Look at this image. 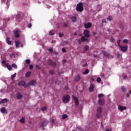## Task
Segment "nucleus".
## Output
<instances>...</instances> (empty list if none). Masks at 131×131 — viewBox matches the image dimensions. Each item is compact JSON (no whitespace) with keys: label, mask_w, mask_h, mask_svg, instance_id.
<instances>
[{"label":"nucleus","mask_w":131,"mask_h":131,"mask_svg":"<svg viewBox=\"0 0 131 131\" xmlns=\"http://www.w3.org/2000/svg\"><path fill=\"white\" fill-rule=\"evenodd\" d=\"M121 90L122 91V92H126V88H125L123 86H121Z\"/></svg>","instance_id":"nucleus-24"},{"label":"nucleus","mask_w":131,"mask_h":131,"mask_svg":"<svg viewBox=\"0 0 131 131\" xmlns=\"http://www.w3.org/2000/svg\"><path fill=\"white\" fill-rule=\"evenodd\" d=\"M52 43H56V41H52Z\"/></svg>","instance_id":"nucleus-58"},{"label":"nucleus","mask_w":131,"mask_h":131,"mask_svg":"<svg viewBox=\"0 0 131 131\" xmlns=\"http://www.w3.org/2000/svg\"><path fill=\"white\" fill-rule=\"evenodd\" d=\"M31 26H32V25H31V24H29L28 25V28H31Z\"/></svg>","instance_id":"nucleus-46"},{"label":"nucleus","mask_w":131,"mask_h":131,"mask_svg":"<svg viewBox=\"0 0 131 131\" xmlns=\"http://www.w3.org/2000/svg\"><path fill=\"white\" fill-rule=\"evenodd\" d=\"M119 48H120V50L121 52H123V53H125V52H126V51H127V46H123L122 45H121L119 46Z\"/></svg>","instance_id":"nucleus-3"},{"label":"nucleus","mask_w":131,"mask_h":131,"mask_svg":"<svg viewBox=\"0 0 131 131\" xmlns=\"http://www.w3.org/2000/svg\"><path fill=\"white\" fill-rule=\"evenodd\" d=\"M68 117V116L66 114H64L62 116V119H65L66 118H67Z\"/></svg>","instance_id":"nucleus-30"},{"label":"nucleus","mask_w":131,"mask_h":131,"mask_svg":"<svg viewBox=\"0 0 131 131\" xmlns=\"http://www.w3.org/2000/svg\"><path fill=\"white\" fill-rule=\"evenodd\" d=\"M8 100L7 98H5L2 100L1 103L4 104L5 103H7L8 102Z\"/></svg>","instance_id":"nucleus-16"},{"label":"nucleus","mask_w":131,"mask_h":131,"mask_svg":"<svg viewBox=\"0 0 131 131\" xmlns=\"http://www.w3.org/2000/svg\"><path fill=\"white\" fill-rule=\"evenodd\" d=\"M118 109L119 110H120L121 112H122V111L123 110H126V106H119L118 107Z\"/></svg>","instance_id":"nucleus-11"},{"label":"nucleus","mask_w":131,"mask_h":131,"mask_svg":"<svg viewBox=\"0 0 131 131\" xmlns=\"http://www.w3.org/2000/svg\"><path fill=\"white\" fill-rule=\"evenodd\" d=\"M90 72L89 69H86L84 72H83V74H88Z\"/></svg>","instance_id":"nucleus-27"},{"label":"nucleus","mask_w":131,"mask_h":131,"mask_svg":"<svg viewBox=\"0 0 131 131\" xmlns=\"http://www.w3.org/2000/svg\"><path fill=\"white\" fill-rule=\"evenodd\" d=\"M29 68H30V69H32V68H33V66H32V65H30V66H29Z\"/></svg>","instance_id":"nucleus-47"},{"label":"nucleus","mask_w":131,"mask_h":131,"mask_svg":"<svg viewBox=\"0 0 131 131\" xmlns=\"http://www.w3.org/2000/svg\"><path fill=\"white\" fill-rule=\"evenodd\" d=\"M123 42H124V43H128V40L127 39H124L123 40Z\"/></svg>","instance_id":"nucleus-32"},{"label":"nucleus","mask_w":131,"mask_h":131,"mask_svg":"<svg viewBox=\"0 0 131 131\" xmlns=\"http://www.w3.org/2000/svg\"><path fill=\"white\" fill-rule=\"evenodd\" d=\"M49 52H53V49H52V48L49 49Z\"/></svg>","instance_id":"nucleus-51"},{"label":"nucleus","mask_w":131,"mask_h":131,"mask_svg":"<svg viewBox=\"0 0 131 131\" xmlns=\"http://www.w3.org/2000/svg\"><path fill=\"white\" fill-rule=\"evenodd\" d=\"M129 93H130V95H131V91H129Z\"/></svg>","instance_id":"nucleus-60"},{"label":"nucleus","mask_w":131,"mask_h":131,"mask_svg":"<svg viewBox=\"0 0 131 131\" xmlns=\"http://www.w3.org/2000/svg\"><path fill=\"white\" fill-rule=\"evenodd\" d=\"M111 41H112V42H113V41H114V39L113 38H112L111 39Z\"/></svg>","instance_id":"nucleus-52"},{"label":"nucleus","mask_w":131,"mask_h":131,"mask_svg":"<svg viewBox=\"0 0 131 131\" xmlns=\"http://www.w3.org/2000/svg\"><path fill=\"white\" fill-rule=\"evenodd\" d=\"M16 98L18 100H20V99H22V98H23V95H22L21 93H18L16 94Z\"/></svg>","instance_id":"nucleus-9"},{"label":"nucleus","mask_w":131,"mask_h":131,"mask_svg":"<svg viewBox=\"0 0 131 131\" xmlns=\"http://www.w3.org/2000/svg\"><path fill=\"white\" fill-rule=\"evenodd\" d=\"M121 41V40L120 39H118L117 40V43H118V47H120V46H121V45H120V42Z\"/></svg>","instance_id":"nucleus-34"},{"label":"nucleus","mask_w":131,"mask_h":131,"mask_svg":"<svg viewBox=\"0 0 131 131\" xmlns=\"http://www.w3.org/2000/svg\"><path fill=\"white\" fill-rule=\"evenodd\" d=\"M49 73H50V74H54V70L50 71Z\"/></svg>","instance_id":"nucleus-43"},{"label":"nucleus","mask_w":131,"mask_h":131,"mask_svg":"<svg viewBox=\"0 0 131 131\" xmlns=\"http://www.w3.org/2000/svg\"><path fill=\"white\" fill-rule=\"evenodd\" d=\"M50 122H51V123H54V122H55V120L51 119Z\"/></svg>","instance_id":"nucleus-45"},{"label":"nucleus","mask_w":131,"mask_h":131,"mask_svg":"<svg viewBox=\"0 0 131 131\" xmlns=\"http://www.w3.org/2000/svg\"><path fill=\"white\" fill-rule=\"evenodd\" d=\"M97 82H101V78H100V77L97 78Z\"/></svg>","instance_id":"nucleus-40"},{"label":"nucleus","mask_w":131,"mask_h":131,"mask_svg":"<svg viewBox=\"0 0 131 131\" xmlns=\"http://www.w3.org/2000/svg\"><path fill=\"white\" fill-rule=\"evenodd\" d=\"M83 4H82V3H80L77 5V7L76 9L78 12H82L83 11Z\"/></svg>","instance_id":"nucleus-1"},{"label":"nucleus","mask_w":131,"mask_h":131,"mask_svg":"<svg viewBox=\"0 0 131 131\" xmlns=\"http://www.w3.org/2000/svg\"><path fill=\"white\" fill-rule=\"evenodd\" d=\"M29 85H35L36 84V81L35 80H31L28 83Z\"/></svg>","instance_id":"nucleus-7"},{"label":"nucleus","mask_w":131,"mask_h":131,"mask_svg":"<svg viewBox=\"0 0 131 131\" xmlns=\"http://www.w3.org/2000/svg\"><path fill=\"white\" fill-rule=\"evenodd\" d=\"M6 4H7V5H8V4H9V2H7Z\"/></svg>","instance_id":"nucleus-61"},{"label":"nucleus","mask_w":131,"mask_h":131,"mask_svg":"<svg viewBox=\"0 0 131 131\" xmlns=\"http://www.w3.org/2000/svg\"><path fill=\"white\" fill-rule=\"evenodd\" d=\"M72 98L75 101V104L76 106H78L79 102H78V99L77 98V97H76L75 96H72Z\"/></svg>","instance_id":"nucleus-6"},{"label":"nucleus","mask_w":131,"mask_h":131,"mask_svg":"<svg viewBox=\"0 0 131 131\" xmlns=\"http://www.w3.org/2000/svg\"><path fill=\"white\" fill-rule=\"evenodd\" d=\"M71 20L72 22H76L77 21V18L75 16H73L71 17Z\"/></svg>","instance_id":"nucleus-15"},{"label":"nucleus","mask_w":131,"mask_h":131,"mask_svg":"<svg viewBox=\"0 0 131 131\" xmlns=\"http://www.w3.org/2000/svg\"><path fill=\"white\" fill-rule=\"evenodd\" d=\"M93 34H94V35H96V34H97V33L94 32V33H93Z\"/></svg>","instance_id":"nucleus-59"},{"label":"nucleus","mask_w":131,"mask_h":131,"mask_svg":"<svg viewBox=\"0 0 131 131\" xmlns=\"http://www.w3.org/2000/svg\"><path fill=\"white\" fill-rule=\"evenodd\" d=\"M94 57H97V55H94Z\"/></svg>","instance_id":"nucleus-62"},{"label":"nucleus","mask_w":131,"mask_h":131,"mask_svg":"<svg viewBox=\"0 0 131 131\" xmlns=\"http://www.w3.org/2000/svg\"><path fill=\"white\" fill-rule=\"evenodd\" d=\"M31 74V72H28L26 74V77L28 78L29 76H30V75Z\"/></svg>","instance_id":"nucleus-26"},{"label":"nucleus","mask_w":131,"mask_h":131,"mask_svg":"<svg viewBox=\"0 0 131 131\" xmlns=\"http://www.w3.org/2000/svg\"><path fill=\"white\" fill-rule=\"evenodd\" d=\"M62 51L63 52V53H66V49H65L64 48H63L62 49Z\"/></svg>","instance_id":"nucleus-41"},{"label":"nucleus","mask_w":131,"mask_h":131,"mask_svg":"<svg viewBox=\"0 0 131 131\" xmlns=\"http://www.w3.org/2000/svg\"><path fill=\"white\" fill-rule=\"evenodd\" d=\"M75 34V35H76V33H75V34Z\"/></svg>","instance_id":"nucleus-63"},{"label":"nucleus","mask_w":131,"mask_h":131,"mask_svg":"<svg viewBox=\"0 0 131 131\" xmlns=\"http://www.w3.org/2000/svg\"><path fill=\"white\" fill-rule=\"evenodd\" d=\"M89 91L90 93H92V92H94V85L91 84L90 88H89Z\"/></svg>","instance_id":"nucleus-13"},{"label":"nucleus","mask_w":131,"mask_h":131,"mask_svg":"<svg viewBox=\"0 0 131 131\" xmlns=\"http://www.w3.org/2000/svg\"><path fill=\"white\" fill-rule=\"evenodd\" d=\"M1 112H2V113H8L7 112H6V108L5 107H2L1 108Z\"/></svg>","instance_id":"nucleus-23"},{"label":"nucleus","mask_w":131,"mask_h":131,"mask_svg":"<svg viewBox=\"0 0 131 131\" xmlns=\"http://www.w3.org/2000/svg\"><path fill=\"white\" fill-rule=\"evenodd\" d=\"M7 42L9 45H11L12 43V41H10V38L9 37H7Z\"/></svg>","instance_id":"nucleus-25"},{"label":"nucleus","mask_w":131,"mask_h":131,"mask_svg":"<svg viewBox=\"0 0 131 131\" xmlns=\"http://www.w3.org/2000/svg\"><path fill=\"white\" fill-rule=\"evenodd\" d=\"M36 68L37 69H40V68H39V66L38 65H36Z\"/></svg>","instance_id":"nucleus-48"},{"label":"nucleus","mask_w":131,"mask_h":131,"mask_svg":"<svg viewBox=\"0 0 131 131\" xmlns=\"http://www.w3.org/2000/svg\"><path fill=\"white\" fill-rule=\"evenodd\" d=\"M18 85H22L23 86H24V85H25V81H20L18 83Z\"/></svg>","instance_id":"nucleus-17"},{"label":"nucleus","mask_w":131,"mask_h":131,"mask_svg":"<svg viewBox=\"0 0 131 131\" xmlns=\"http://www.w3.org/2000/svg\"><path fill=\"white\" fill-rule=\"evenodd\" d=\"M75 80H76V81H78L80 80V76L77 75L75 78Z\"/></svg>","instance_id":"nucleus-19"},{"label":"nucleus","mask_w":131,"mask_h":131,"mask_svg":"<svg viewBox=\"0 0 131 131\" xmlns=\"http://www.w3.org/2000/svg\"><path fill=\"white\" fill-rule=\"evenodd\" d=\"M49 63L50 65H52V66H53V67H55L56 66V63L52 60H49Z\"/></svg>","instance_id":"nucleus-14"},{"label":"nucleus","mask_w":131,"mask_h":131,"mask_svg":"<svg viewBox=\"0 0 131 131\" xmlns=\"http://www.w3.org/2000/svg\"><path fill=\"white\" fill-rule=\"evenodd\" d=\"M99 104L100 106H103V105H104V104H105V100L99 99Z\"/></svg>","instance_id":"nucleus-10"},{"label":"nucleus","mask_w":131,"mask_h":131,"mask_svg":"<svg viewBox=\"0 0 131 131\" xmlns=\"http://www.w3.org/2000/svg\"><path fill=\"white\" fill-rule=\"evenodd\" d=\"M102 54H103L104 56H105V57H107L108 54H107V52H106L104 51H102Z\"/></svg>","instance_id":"nucleus-31"},{"label":"nucleus","mask_w":131,"mask_h":131,"mask_svg":"<svg viewBox=\"0 0 131 131\" xmlns=\"http://www.w3.org/2000/svg\"><path fill=\"white\" fill-rule=\"evenodd\" d=\"M23 45H21V48H23Z\"/></svg>","instance_id":"nucleus-64"},{"label":"nucleus","mask_w":131,"mask_h":131,"mask_svg":"<svg viewBox=\"0 0 131 131\" xmlns=\"http://www.w3.org/2000/svg\"><path fill=\"white\" fill-rule=\"evenodd\" d=\"M107 20H108V21H111V20H112V16H108Z\"/></svg>","instance_id":"nucleus-38"},{"label":"nucleus","mask_w":131,"mask_h":131,"mask_svg":"<svg viewBox=\"0 0 131 131\" xmlns=\"http://www.w3.org/2000/svg\"><path fill=\"white\" fill-rule=\"evenodd\" d=\"M48 124L47 121H45L41 124L42 127H44V126H46Z\"/></svg>","instance_id":"nucleus-22"},{"label":"nucleus","mask_w":131,"mask_h":131,"mask_svg":"<svg viewBox=\"0 0 131 131\" xmlns=\"http://www.w3.org/2000/svg\"><path fill=\"white\" fill-rule=\"evenodd\" d=\"M69 100H70V96L69 95H66L63 96L62 101L63 103H68Z\"/></svg>","instance_id":"nucleus-4"},{"label":"nucleus","mask_w":131,"mask_h":131,"mask_svg":"<svg viewBox=\"0 0 131 131\" xmlns=\"http://www.w3.org/2000/svg\"><path fill=\"white\" fill-rule=\"evenodd\" d=\"M81 41H83V42H84V41H85V40H86V41H89V39H86L84 36H82L81 37Z\"/></svg>","instance_id":"nucleus-18"},{"label":"nucleus","mask_w":131,"mask_h":131,"mask_svg":"<svg viewBox=\"0 0 131 131\" xmlns=\"http://www.w3.org/2000/svg\"><path fill=\"white\" fill-rule=\"evenodd\" d=\"M2 63H3V64H5V63H6L5 60H3V61H2Z\"/></svg>","instance_id":"nucleus-56"},{"label":"nucleus","mask_w":131,"mask_h":131,"mask_svg":"<svg viewBox=\"0 0 131 131\" xmlns=\"http://www.w3.org/2000/svg\"><path fill=\"white\" fill-rule=\"evenodd\" d=\"M16 74L14 73L13 75H12L11 76V79H12V80H13V79H14V77H16Z\"/></svg>","instance_id":"nucleus-33"},{"label":"nucleus","mask_w":131,"mask_h":131,"mask_svg":"<svg viewBox=\"0 0 131 131\" xmlns=\"http://www.w3.org/2000/svg\"><path fill=\"white\" fill-rule=\"evenodd\" d=\"M84 35L85 37H90V31L89 30H84Z\"/></svg>","instance_id":"nucleus-5"},{"label":"nucleus","mask_w":131,"mask_h":131,"mask_svg":"<svg viewBox=\"0 0 131 131\" xmlns=\"http://www.w3.org/2000/svg\"><path fill=\"white\" fill-rule=\"evenodd\" d=\"M59 37H63L64 36V34H63L62 33H59Z\"/></svg>","instance_id":"nucleus-36"},{"label":"nucleus","mask_w":131,"mask_h":131,"mask_svg":"<svg viewBox=\"0 0 131 131\" xmlns=\"http://www.w3.org/2000/svg\"><path fill=\"white\" fill-rule=\"evenodd\" d=\"M102 97H104V94H103V93H101L98 95V98H102Z\"/></svg>","instance_id":"nucleus-35"},{"label":"nucleus","mask_w":131,"mask_h":131,"mask_svg":"<svg viewBox=\"0 0 131 131\" xmlns=\"http://www.w3.org/2000/svg\"><path fill=\"white\" fill-rule=\"evenodd\" d=\"M84 27L86 29L88 28H91L92 27V23H88L84 24Z\"/></svg>","instance_id":"nucleus-8"},{"label":"nucleus","mask_w":131,"mask_h":131,"mask_svg":"<svg viewBox=\"0 0 131 131\" xmlns=\"http://www.w3.org/2000/svg\"><path fill=\"white\" fill-rule=\"evenodd\" d=\"M90 49V47L88 46H85L84 47V51L83 52V53H85V52H86V51H89V49Z\"/></svg>","instance_id":"nucleus-21"},{"label":"nucleus","mask_w":131,"mask_h":131,"mask_svg":"<svg viewBox=\"0 0 131 131\" xmlns=\"http://www.w3.org/2000/svg\"><path fill=\"white\" fill-rule=\"evenodd\" d=\"M26 63L28 64H30V60L29 59L26 60Z\"/></svg>","instance_id":"nucleus-37"},{"label":"nucleus","mask_w":131,"mask_h":131,"mask_svg":"<svg viewBox=\"0 0 131 131\" xmlns=\"http://www.w3.org/2000/svg\"><path fill=\"white\" fill-rule=\"evenodd\" d=\"M19 30H16L15 31H14V33H15V34H17Z\"/></svg>","instance_id":"nucleus-42"},{"label":"nucleus","mask_w":131,"mask_h":131,"mask_svg":"<svg viewBox=\"0 0 131 131\" xmlns=\"http://www.w3.org/2000/svg\"><path fill=\"white\" fill-rule=\"evenodd\" d=\"M49 34L50 35H54V33L53 32H52V31H50L49 32Z\"/></svg>","instance_id":"nucleus-44"},{"label":"nucleus","mask_w":131,"mask_h":131,"mask_svg":"<svg viewBox=\"0 0 131 131\" xmlns=\"http://www.w3.org/2000/svg\"><path fill=\"white\" fill-rule=\"evenodd\" d=\"M46 110H47V107L45 106L41 108L42 111H46Z\"/></svg>","instance_id":"nucleus-39"},{"label":"nucleus","mask_w":131,"mask_h":131,"mask_svg":"<svg viewBox=\"0 0 131 131\" xmlns=\"http://www.w3.org/2000/svg\"><path fill=\"white\" fill-rule=\"evenodd\" d=\"M102 22H103V23L106 22V19H102Z\"/></svg>","instance_id":"nucleus-55"},{"label":"nucleus","mask_w":131,"mask_h":131,"mask_svg":"<svg viewBox=\"0 0 131 131\" xmlns=\"http://www.w3.org/2000/svg\"><path fill=\"white\" fill-rule=\"evenodd\" d=\"M77 128L79 129V130H82V128H81V127H78Z\"/></svg>","instance_id":"nucleus-49"},{"label":"nucleus","mask_w":131,"mask_h":131,"mask_svg":"<svg viewBox=\"0 0 131 131\" xmlns=\"http://www.w3.org/2000/svg\"><path fill=\"white\" fill-rule=\"evenodd\" d=\"M12 67L14 68V69H17V65L15 63H12Z\"/></svg>","instance_id":"nucleus-28"},{"label":"nucleus","mask_w":131,"mask_h":131,"mask_svg":"<svg viewBox=\"0 0 131 131\" xmlns=\"http://www.w3.org/2000/svg\"><path fill=\"white\" fill-rule=\"evenodd\" d=\"M15 37H19V34H16V35H15Z\"/></svg>","instance_id":"nucleus-54"},{"label":"nucleus","mask_w":131,"mask_h":131,"mask_svg":"<svg viewBox=\"0 0 131 131\" xmlns=\"http://www.w3.org/2000/svg\"><path fill=\"white\" fill-rule=\"evenodd\" d=\"M20 45V41H15V47L17 49L19 48V45Z\"/></svg>","instance_id":"nucleus-20"},{"label":"nucleus","mask_w":131,"mask_h":131,"mask_svg":"<svg viewBox=\"0 0 131 131\" xmlns=\"http://www.w3.org/2000/svg\"><path fill=\"white\" fill-rule=\"evenodd\" d=\"M78 42H79V43H81V40H80V39H78Z\"/></svg>","instance_id":"nucleus-53"},{"label":"nucleus","mask_w":131,"mask_h":131,"mask_svg":"<svg viewBox=\"0 0 131 131\" xmlns=\"http://www.w3.org/2000/svg\"><path fill=\"white\" fill-rule=\"evenodd\" d=\"M103 109L101 107H98L97 110L96 116L98 118H100L101 117V113H102Z\"/></svg>","instance_id":"nucleus-2"},{"label":"nucleus","mask_w":131,"mask_h":131,"mask_svg":"<svg viewBox=\"0 0 131 131\" xmlns=\"http://www.w3.org/2000/svg\"><path fill=\"white\" fill-rule=\"evenodd\" d=\"M20 122L22 123H24V122H25V118L23 117L20 120Z\"/></svg>","instance_id":"nucleus-29"},{"label":"nucleus","mask_w":131,"mask_h":131,"mask_svg":"<svg viewBox=\"0 0 131 131\" xmlns=\"http://www.w3.org/2000/svg\"><path fill=\"white\" fill-rule=\"evenodd\" d=\"M5 66L6 67H7V69L9 70V71H11V70H12V66H11V64L9 63H6Z\"/></svg>","instance_id":"nucleus-12"},{"label":"nucleus","mask_w":131,"mask_h":131,"mask_svg":"<svg viewBox=\"0 0 131 131\" xmlns=\"http://www.w3.org/2000/svg\"><path fill=\"white\" fill-rule=\"evenodd\" d=\"M126 96L127 97V98H128L129 97V94H127Z\"/></svg>","instance_id":"nucleus-57"},{"label":"nucleus","mask_w":131,"mask_h":131,"mask_svg":"<svg viewBox=\"0 0 131 131\" xmlns=\"http://www.w3.org/2000/svg\"><path fill=\"white\" fill-rule=\"evenodd\" d=\"M64 26H65L66 27H67V26H68V24H67V23H64Z\"/></svg>","instance_id":"nucleus-50"}]
</instances>
